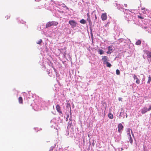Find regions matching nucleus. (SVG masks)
Instances as JSON below:
<instances>
[{
  "mask_svg": "<svg viewBox=\"0 0 151 151\" xmlns=\"http://www.w3.org/2000/svg\"><path fill=\"white\" fill-rule=\"evenodd\" d=\"M128 138L129 139V141L130 143L132 145V142H133V139H132V137H131V135H130V136H128Z\"/></svg>",
  "mask_w": 151,
  "mask_h": 151,
  "instance_id": "obj_13",
  "label": "nucleus"
},
{
  "mask_svg": "<svg viewBox=\"0 0 151 151\" xmlns=\"http://www.w3.org/2000/svg\"><path fill=\"white\" fill-rule=\"evenodd\" d=\"M141 41L139 40H138V41H137L136 42L135 44H136V45H139L141 44Z\"/></svg>",
  "mask_w": 151,
  "mask_h": 151,
  "instance_id": "obj_18",
  "label": "nucleus"
},
{
  "mask_svg": "<svg viewBox=\"0 0 151 151\" xmlns=\"http://www.w3.org/2000/svg\"><path fill=\"white\" fill-rule=\"evenodd\" d=\"M124 13L126 14L125 15L126 19L127 21H131L132 18V17L131 15V13L132 12L129 10L127 9H124V11H123Z\"/></svg>",
  "mask_w": 151,
  "mask_h": 151,
  "instance_id": "obj_1",
  "label": "nucleus"
},
{
  "mask_svg": "<svg viewBox=\"0 0 151 151\" xmlns=\"http://www.w3.org/2000/svg\"><path fill=\"white\" fill-rule=\"evenodd\" d=\"M133 77L134 80H136V83L137 84H139L140 83V81L138 78L137 77L136 75L135 74H134L133 76Z\"/></svg>",
  "mask_w": 151,
  "mask_h": 151,
  "instance_id": "obj_6",
  "label": "nucleus"
},
{
  "mask_svg": "<svg viewBox=\"0 0 151 151\" xmlns=\"http://www.w3.org/2000/svg\"><path fill=\"white\" fill-rule=\"evenodd\" d=\"M143 148L144 149V151H147L146 150V146L144 145Z\"/></svg>",
  "mask_w": 151,
  "mask_h": 151,
  "instance_id": "obj_30",
  "label": "nucleus"
},
{
  "mask_svg": "<svg viewBox=\"0 0 151 151\" xmlns=\"http://www.w3.org/2000/svg\"><path fill=\"white\" fill-rule=\"evenodd\" d=\"M147 111H148L147 110V109L145 107H144L143 109H141V112L142 114H144L146 113Z\"/></svg>",
  "mask_w": 151,
  "mask_h": 151,
  "instance_id": "obj_9",
  "label": "nucleus"
},
{
  "mask_svg": "<svg viewBox=\"0 0 151 151\" xmlns=\"http://www.w3.org/2000/svg\"><path fill=\"white\" fill-rule=\"evenodd\" d=\"M147 31L149 32H150V29H147Z\"/></svg>",
  "mask_w": 151,
  "mask_h": 151,
  "instance_id": "obj_43",
  "label": "nucleus"
},
{
  "mask_svg": "<svg viewBox=\"0 0 151 151\" xmlns=\"http://www.w3.org/2000/svg\"><path fill=\"white\" fill-rule=\"evenodd\" d=\"M132 135L133 136V137H134V134H133V132H132Z\"/></svg>",
  "mask_w": 151,
  "mask_h": 151,
  "instance_id": "obj_41",
  "label": "nucleus"
},
{
  "mask_svg": "<svg viewBox=\"0 0 151 151\" xmlns=\"http://www.w3.org/2000/svg\"><path fill=\"white\" fill-rule=\"evenodd\" d=\"M122 99V98H119V101H121Z\"/></svg>",
  "mask_w": 151,
  "mask_h": 151,
  "instance_id": "obj_35",
  "label": "nucleus"
},
{
  "mask_svg": "<svg viewBox=\"0 0 151 151\" xmlns=\"http://www.w3.org/2000/svg\"><path fill=\"white\" fill-rule=\"evenodd\" d=\"M68 117H69V115H68L67 116V118H66V119H67V118H68Z\"/></svg>",
  "mask_w": 151,
  "mask_h": 151,
  "instance_id": "obj_44",
  "label": "nucleus"
},
{
  "mask_svg": "<svg viewBox=\"0 0 151 151\" xmlns=\"http://www.w3.org/2000/svg\"><path fill=\"white\" fill-rule=\"evenodd\" d=\"M42 42V39H40L39 40H38L36 42V43L37 44H40Z\"/></svg>",
  "mask_w": 151,
  "mask_h": 151,
  "instance_id": "obj_22",
  "label": "nucleus"
},
{
  "mask_svg": "<svg viewBox=\"0 0 151 151\" xmlns=\"http://www.w3.org/2000/svg\"><path fill=\"white\" fill-rule=\"evenodd\" d=\"M138 17L140 19H143L144 18L142 16L140 15H138Z\"/></svg>",
  "mask_w": 151,
  "mask_h": 151,
  "instance_id": "obj_27",
  "label": "nucleus"
},
{
  "mask_svg": "<svg viewBox=\"0 0 151 151\" xmlns=\"http://www.w3.org/2000/svg\"><path fill=\"white\" fill-rule=\"evenodd\" d=\"M87 16L88 17H90V15H89V13H87Z\"/></svg>",
  "mask_w": 151,
  "mask_h": 151,
  "instance_id": "obj_34",
  "label": "nucleus"
},
{
  "mask_svg": "<svg viewBox=\"0 0 151 151\" xmlns=\"http://www.w3.org/2000/svg\"><path fill=\"white\" fill-rule=\"evenodd\" d=\"M64 55V56H65V53L64 54H63Z\"/></svg>",
  "mask_w": 151,
  "mask_h": 151,
  "instance_id": "obj_45",
  "label": "nucleus"
},
{
  "mask_svg": "<svg viewBox=\"0 0 151 151\" xmlns=\"http://www.w3.org/2000/svg\"><path fill=\"white\" fill-rule=\"evenodd\" d=\"M127 135L129 136H130L131 134L130 133V129L129 128H128L127 129Z\"/></svg>",
  "mask_w": 151,
  "mask_h": 151,
  "instance_id": "obj_12",
  "label": "nucleus"
},
{
  "mask_svg": "<svg viewBox=\"0 0 151 151\" xmlns=\"http://www.w3.org/2000/svg\"><path fill=\"white\" fill-rule=\"evenodd\" d=\"M105 64L106 65V66L110 68L111 66V64L108 62H106V63Z\"/></svg>",
  "mask_w": 151,
  "mask_h": 151,
  "instance_id": "obj_17",
  "label": "nucleus"
},
{
  "mask_svg": "<svg viewBox=\"0 0 151 151\" xmlns=\"http://www.w3.org/2000/svg\"><path fill=\"white\" fill-rule=\"evenodd\" d=\"M146 11L145 10H144V11L143 12V13H144V14H145L146 13Z\"/></svg>",
  "mask_w": 151,
  "mask_h": 151,
  "instance_id": "obj_37",
  "label": "nucleus"
},
{
  "mask_svg": "<svg viewBox=\"0 0 151 151\" xmlns=\"http://www.w3.org/2000/svg\"><path fill=\"white\" fill-rule=\"evenodd\" d=\"M115 140L117 141H119L121 139V138L120 137H118V138L117 139L116 137H115Z\"/></svg>",
  "mask_w": 151,
  "mask_h": 151,
  "instance_id": "obj_21",
  "label": "nucleus"
},
{
  "mask_svg": "<svg viewBox=\"0 0 151 151\" xmlns=\"http://www.w3.org/2000/svg\"><path fill=\"white\" fill-rule=\"evenodd\" d=\"M145 9V8H142L141 9L142 10H144Z\"/></svg>",
  "mask_w": 151,
  "mask_h": 151,
  "instance_id": "obj_42",
  "label": "nucleus"
},
{
  "mask_svg": "<svg viewBox=\"0 0 151 151\" xmlns=\"http://www.w3.org/2000/svg\"><path fill=\"white\" fill-rule=\"evenodd\" d=\"M101 18L103 21L105 20L107 18V16L106 13L102 14L101 16Z\"/></svg>",
  "mask_w": 151,
  "mask_h": 151,
  "instance_id": "obj_7",
  "label": "nucleus"
},
{
  "mask_svg": "<svg viewBox=\"0 0 151 151\" xmlns=\"http://www.w3.org/2000/svg\"><path fill=\"white\" fill-rule=\"evenodd\" d=\"M117 8L119 10H122H122L124 9L123 8H122V7L120 5H119V6H118Z\"/></svg>",
  "mask_w": 151,
  "mask_h": 151,
  "instance_id": "obj_26",
  "label": "nucleus"
},
{
  "mask_svg": "<svg viewBox=\"0 0 151 151\" xmlns=\"http://www.w3.org/2000/svg\"><path fill=\"white\" fill-rule=\"evenodd\" d=\"M54 148V146H52L50 148V150L49 151H52V150H53V148Z\"/></svg>",
  "mask_w": 151,
  "mask_h": 151,
  "instance_id": "obj_28",
  "label": "nucleus"
},
{
  "mask_svg": "<svg viewBox=\"0 0 151 151\" xmlns=\"http://www.w3.org/2000/svg\"><path fill=\"white\" fill-rule=\"evenodd\" d=\"M151 81V77L149 76L148 77V79L147 81V83H149Z\"/></svg>",
  "mask_w": 151,
  "mask_h": 151,
  "instance_id": "obj_24",
  "label": "nucleus"
},
{
  "mask_svg": "<svg viewBox=\"0 0 151 151\" xmlns=\"http://www.w3.org/2000/svg\"><path fill=\"white\" fill-rule=\"evenodd\" d=\"M80 23L83 24H85L86 23V21L83 19H81L80 21Z\"/></svg>",
  "mask_w": 151,
  "mask_h": 151,
  "instance_id": "obj_16",
  "label": "nucleus"
},
{
  "mask_svg": "<svg viewBox=\"0 0 151 151\" xmlns=\"http://www.w3.org/2000/svg\"><path fill=\"white\" fill-rule=\"evenodd\" d=\"M55 119H53L52 120H51L50 121V122L51 123H52V122H53L55 120Z\"/></svg>",
  "mask_w": 151,
  "mask_h": 151,
  "instance_id": "obj_32",
  "label": "nucleus"
},
{
  "mask_svg": "<svg viewBox=\"0 0 151 151\" xmlns=\"http://www.w3.org/2000/svg\"><path fill=\"white\" fill-rule=\"evenodd\" d=\"M98 52L100 55H102L104 53V51L101 49H99Z\"/></svg>",
  "mask_w": 151,
  "mask_h": 151,
  "instance_id": "obj_14",
  "label": "nucleus"
},
{
  "mask_svg": "<svg viewBox=\"0 0 151 151\" xmlns=\"http://www.w3.org/2000/svg\"><path fill=\"white\" fill-rule=\"evenodd\" d=\"M143 75V76H144V75Z\"/></svg>",
  "mask_w": 151,
  "mask_h": 151,
  "instance_id": "obj_46",
  "label": "nucleus"
},
{
  "mask_svg": "<svg viewBox=\"0 0 151 151\" xmlns=\"http://www.w3.org/2000/svg\"><path fill=\"white\" fill-rule=\"evenodd\" d=\"M95 19H97V17L96 16V15L95 14Z\"/></svg>",
  "mask_w": 151,
  "mask_h": 151,
  "instance_id": "obj_38",
  "label": "nucleus"
},
{
  "mask_svg": "<svg viewBox=\"0 0 151 151\" xmlns=\"http://www.w3.org/2000/svg\"><path fill=\"white\" fill-rule=\"evenodd\" d=\"M52 22H48L46 24V27L48 28L52 26Z\"/></svg>",
  "mask_w": 151,
  "mask_h": 151,
  "instance_id": "obj_11",
  "label": "nucleus"
},
{
  "mask_svg": "<svg viewBox=\"0 0 151 151\" xmlns=\"http://www.w3.org/2000/svg\"><path fill=\"white\" fill-rule=\"evenodd\" d=\"M112 52V47L111 46H109L108 47V51L106 52V53L108 54H110Z\"/></svg>",
  "mask_w": 151,
  "mask_h": 151,
  "instance_id": "obj_10",
  "label": "nucleus"
},
{
  "mask_svg": "<svg viewBox=\"0 0 151 151\" xmlns=\"http://www.w3.org/2000/svg\"><path fill=\"white\" fill-rule=\"evenodd\" d=\"M123 39H119L118 40L120 42H122V41Z\"/></svg>",
  "mask_w": 151,
  "mask_h": 151,
  "instance_id": "obj_33",
  "label": "nucleus"
},
{
  "mask_svg": "<svg viewBox=\"0 0 151 151\" xmlns=\"http://www.w3.org/2000/svg\"><path fill=\"white\" fill-rule=\"evenodd\" d=\"M19 103H22V99L21 97H20L19 98Z\"/></svg>",
  "mask_w": 151,
  "mask_h": 151,
  "instance_id": "obj_20",
  "label": "nucleus"
},
{
  "mask_svg": "<svg viewBox=\"0 0 151 151\" xmlns=\"http://www.w3.org/2000/svg\"><path fill=\"white\" fill-rule=\"evenodd\" d=\"M67 107L69 106L70 108V116L71 115V107H70V104H68L67 105Z\"/></svg>",
  "mask_w": 151,
  "mask_h": 151,
  "instance_id": "obj_23",
  "label": "nucleus"
},
{
  "mask_svg": "<svg viewBox=\"0 0 151 151\" xmlns=\"http://www.w3.org/2000/svg\"><path fill=\"white\" fill-rule=\"evenodd\" d=\"M57 111L59 114H62V112L60 110V107L58 104H57L56 106Z\"/></svg>",
  "mask_w": 151,
  "mask_h": 151,
  "instance_id": "obj_8",
  "label": "nucleus"
},
{
  "mask_svg": "<svg viewBox=\"0 0 151 151\" xmlns=\"http://www.w3.org/2000/svg\"><path fill=\"white\" fill-rule=\"evenodd\" d=\"M69 23L72 28H74L76 26L77 23L74 20H70L69 21Z\"/></svg>",
  "mask_w": 151,
  "mask_h": 151,
  "instance_id": "obj_3",
  "label": "nucleus"
},
{
  "mask_svg": "<svg viewBox=\"0 0 151 151\" xmlns=\"http://www.w3.org/2000/svg\"><path fill=\"white\" fill-rule=\"evenodd\" d=\"M102 59L103 64H105L106 63V62H108V61H109V59L108 57L106 56H102Z\"/></svg>",
  "mask_w": 151,
  "mask_h": 151,
  "instance_id": "obj_4",
  "label": "nucleus"
},
{
  "mask_svg": "<svg viewBox=\"0 0 151 151\" xmlns=\"http://www.w3.org/2000/svg\"><path fill=\"white\" fill-rule=\"evenodd\" d=\"M118 132L119 133L121 132L122 130H123V127L121 124L120 123L118 124Z\"/></svg>",
  "mask_w": 151,
  "mask_h": 151,
  "instance_id": "obj_5",
  "label": "nucleus"
},
{
  "mask_svg": "<svg viewBox=\"0 0 151 151\" xmlns=\"http://www.w3.org/2000/svg\"><path fill=\"white\" fill-rule=\"evenodd\" d=\"M88 22L89 24L90 25H91L92 24V22H91V20H89V21H88Z\"/></svg>",
  "mask_w": 151,
  "mask_h": 151,
  "instance_id": "obj_29",
  "label": "nucleus"
},
{
  "mask_svg": "<svg viewBox=\"0 0 151 151\" xmlns=\"http://www.w3.org/2000/svg\"><path fill=\"white\" fill-rule=\"evenodd\" d=\"M116 74L118 75H119L120 73L119 70L118 69L116 70Z\"/></svg>",
  "mask_w": 151,
  "mask_h": 151,
  "instance_id": "obj_25",
  "label": "nucleus"
},
{
  "mask_svg": "<svg viewBox=\"0 0 151 151\" xmlns=\"http://www.w3.org/2000/svg\"><path fill=\"white\" fill-rule=\"evenodd\" d=\"M20 22L21 23H23V24H24V23H25V22H23H23H21V21H20Z\"/></svg>",
  "mask_w": 151,
  "mask_h": 151,
  "instance_id": "obj_40",
  "label": "nucleus"
},
{
  "mask_svg": "<svg viewBox=\"0 0 151 151\" xmlns=\"http://www.w3.org/2000/svg\"><path fill=\"white\" fill-rule=\"evenodd\" d=\"M147 110L148 111H149L151 110V105L149 106V108L147 109Z\"/></svg>",
  "mask_w": 151,
  "mask_h": 151,
  "instance_id": "obj_31",
  "label": "nucleus"
},
{
  "mask_svg": "<svg viewBox=\"0 0 151 151\" xmlns=\"http://www.w3.org/2000/svg\"><path fill=\"white\" fill-rule=\"evenodd\" d=\"M144 24H146V25L143 26L142 28L145 29H147L148 27L147 26V24H150L151 25V20L148 19H144Z\"/></svg>",
  "mask_w": 151,
  "mask_h": 151,
  "instance_id": "obj_2",
  "label": "nucleus"
},
{
  "mask_svg": "<svg viewBox=\"0 0 151 151\" xmlns=\"http://www.w3.org/2000/svg\"><path fill=\"white\" fill-rule=\"evenodd\" d=\"M124 5L126 7H127V4H124Z\"/></svg>",
  "mask_w": 151,
  "mask_h": 151,
  "instance_id": "obj_39",
  "label": "nucleus"
},
{
  "mask_svg": "<svg viewBox=\"0 0 151 151\" xmlns=\"http://www.w3.org/2000/svg\"><path fill=\"white\" fill-rule=\"evenodd\" d=\"M89 20H91L90 19V17H88L87 19V20L88 21H89Z\"/></svg>",
  "mask_w": 151,
  "mask_h": 151,
  "instance_id": "obj_36",
  "label": "nucleus"
},
{
  "mask_svg": "<svg viewBox=\"0 0 151 151\" xmlns=\"http://www.w3.org/2000/svg\"><path fill=\"white\" fill-rule=\"evenodd\" d=\"M52 23V25L56 26L58 24V23L55 21L51 22Z\"/></svg>",
  "mask_w": 151,
  "mask_h": 151,
  "instance_id": "obj_19",
  "label": "nucleus"
},
{
  "mask_svg": "<svg viewBox=\"0 0 151 151\" xmlns=\"http://www.w3.org/2000/svg\"><path fill=\"white\" fill-rule=\"evenodd\" d=\"M108 117L110 119H112L113 118V115L111 113H109Z\"/></svg>",
  "mask_w": 151,
  "mask_h": 151,
  "instance_id": "obj_15",
  "label": "nucleus"
}]
</instances>
